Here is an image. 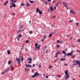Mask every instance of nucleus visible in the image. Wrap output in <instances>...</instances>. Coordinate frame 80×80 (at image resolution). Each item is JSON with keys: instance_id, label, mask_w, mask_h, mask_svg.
Listing matches in <instances>:
<instances>
[{"instance_id": "1", "label": "nucleus", "mask_w": 80, "mask_h": 80, "mask_svg": "<svg viewBox=\"0 0 80 80\" xmlns=\"http://www.w3.org/2000/svg\"><path fill=\"white\" fill-rule=\"evenodd\" d=\"M61 52H59L58 51H57V53L56 54V56H55V57H58V54H60Z\"/></svg>"}, {"instance_id": "2", "label": "nucleus", "mask_w": 80, "mask_h": 80, "mask_svg": "<svg viewBox=\"0 0 80 80\" xmlns=\"http://www.w3.org/2000/svg\"><path fill=\"white\" fill-rule=\"evenodd\" d=\"M16 60H17L18 61V63L19 64V65H20V58H16Z\"/></svg>"}, {"instance_id": "3", "label": "nucleus", "mask_w": 80, "mask_h": 80, "mask_svg": "<svg viewBox=\"0 0 80 80\" xmlns=\"http://www.w3.org/2000/svg\"><path fill=\"white\" fill-rule=\"evenodd\" d=\"M77 65H78L79 67H80V62L79 61H77L76 62Z\"/></svg>"}, {"instance_id": "4", "label": "nucleus", "mask_w": 80, "mask_h": 80, "mask_svg": "<svg viewBox=\"0 0 80 80\" xmlns=\"http://www.w3.org/2000/svg\"><path fill=\"white\" fill-rule=\"evenodd\" d=\"M73 54L72 53H68L67 55V56H71Z\"/></svg>"}, {"instance_id": "5", "label": "nucleus", "mask_w": 80, "mask_h": 80, "mask_svg": "<svg viewBox=\"0 0 80 80\" xmlns=\"http://www.w3.org/2000/svg\"><path fill=\"white\" fill-rule=\"evenodd\" d=\"M40 11V9L38 8H36V13H38Z\"/></svg>"}, {"instance_id": "6", "label": "nucleus", "mask_w": 80, "mask_h": 80, "mask_svg": "<svg viewBox=\"0 0 80 80\" xmlns=\"http://www.w3.org/2000/svg\"><path fill=\"white\" fill-rule=\"evenodd\" d=\"M65 73L66 75H68V70H67V71H65Z\"/></svg>"}, {"instance_id": "7", "label": "nucleus", "mask_w": 80, "mask_h": 80, "mask_svg": "<svg viewBox=\"0 0 80 80\" xmlns=\"http://www.w3.org/2000/svg\"><path fill=\"white\" fill-rule=\"evenodd\" d=\"M35 47H36V48H35V50L37 48V47H38V43H37L35 44Z\"/></svg>"}, {"instance_id": "8", "label": "nucleus", "mask_w": 80, "mask_h": 80, "mask_svg": "<svg viewBox=\"0 0 80 80\" xmlns=\"http://www.w3.org/2000/svg\"><path fill=\"white\" fill-rule=\"evenodd\" d=\"M63 5H64L65 7H67V4H66V3H65V2H63Z\"/></svg>"}, {"instance_id": "9", "label": "nucleus", "mask_w": 80, "mask_h": 80, "mask_svg": "<svg viewBox=\"0 0 80 80\" xmlns=\"http://www.w3.org/2000/svg\"><path fill=\"white\" fill-rule=\"evenodd\" d=\"M7 53L8 55H10V50H7Z\"/></svg>"}, {"instance_id": "10", "label": "nucleus", "mask_w": 80, "mask_h": 80, "mask_svg": "<svg viewBox=\"0 0 80 80\" xmlns=\"http://www.w3.org/2000/svg\"><path fill=\"white\" fill-rule=\"evenodd\" d=\"M69 78V75H68H68H66V76L65 78V79L67 80V78Z\"/></svg>"}, {"instance_id": "11", "label": "nucleus", "mask_w": 80, "mask_h": 80, "mask_svg": "<svg viewBox=\"0 0 80 80\" xmlns=\"http://www.w3.org/2000/svg\"><path fill=\"white\" fill-rule=\"evenodd\" d=\"M8 3V1H7L6 2L4 3V5H6L7 3Z\"/></svg>"}, {"instance_id": "12", "label": "nucleus", "mask_w": 80, "mask_h": 80, "mask_svg": "<svg viewBox=\"0 0 80 80\" xmlns=\"http://www.w3.org/2000/svg\"><path fill=\"white\" fill-rule=\"evenodd\" d=\"M10 67L11 68L10 69V71H12V70H13V67H12V66L11 65Z\"/></svg>"}, {"instance_id": "13", "label": "nucleus", "mask_w": 80, "mask_h": 80, "mask_svg": "<svg viewBox=\"0 0 80 80\" xmlns=\"http://www.w3.org/2000/svg\"><path fill=\"white\" fill-rule=\"evenodd\" d=\"M73 13V14H76V13H75V12H73V11H72V10H70V13Z\"/></svg>"}, {"instance_id": "14", "label": "nucleus", "mask_w": 80, "mask_h": 80, "mask_svg": "<svg viewBox=\"0 0 80 80\" xmlns=\"http://www.w3.org/2000/svg\"><path fill=\"white\" fill-rule=\"evenodd\" d=\"M37 74H38V72H37L34 74V76H35V77H37Z\"/></svg>"}, {"instance_id": "15", "label": "nucleus", "mask_w": 80, "mask_h": 80, "mask_svg": "<svg viewBox=\"0 0 80 80\" xmlns=\"http://www.w3.org/2000/svg\"><path fill=\"white\" fill-rule=\"evenodd\" d=\"M27 59L29 60L30 61L32 62V58H28Z\"/></svg>"}, {"instance_id": "16", "label": "nucleus", "mask_w": 80, "mask_h": 80, "mask_svg": "<svg viewBox=\"0 0 80 80\" xmlns=\"http://www.w3.org/2000/svg\"><path fill=\"white\" fill-rule=\"evenodd\" d=\"M12 6L13 7H16V5L14 4H12Z\"/></svg>"}, {"instance_id": "17", "label": "nucleus", "mask_w": 80, "mask_h": 80, "mask_svg": "<svg viewBox=\"0 0 80 80\" xmlns=\"http://www.w3.org/2000/svg\"><path fill=\"white\" fill-rule=\"evenodd\" d=\"M50 10H51V11H52V12L53 10V8L52 7H51L50 8Z\"/></svg>"}, {"instance_id": "18", "label": "nucleus", "mask_w": 80, "mask_h": 80, "mask_svg": "<svg viewBox=\"0 0 80 80\" xmlns=\"http://www.w3.org/2000/svg\"><path fill=\"white\" fill-rule=\"evenodd\" d=\"M22 37V35L20 34L19 35H18V37Z\"/></svg>"}, {"instance_id": "19", "label": "nucleus", "mask_w": 80, "mask_h": 80, "mask_svg": "<svg viewBox=\"0 0 80 80\" xmlns=\"http://www.w3.org/2000/svg\"><path fill=\"white\" fill-rule=\"evenodd\" d=\"M39 13L40 15H41V14H42V12L41 11H39Z\"/></svg>"}, {"instance_id": "20", "label": "nucleus", "mask_w": 80, "mask_h": 80, "mask_svg": "<svg viewBox=\"0 0 80 80\" xmlns=\"http://www.w3.org/2000/svg\"><path fill=\"white\" fill-rule=\"evenodd\" d=\"M40 45H39L38 46V47H37V48H38V50H39V49H40Z\"/></svg>"}, {"instance_id": "21", "label": "nucleus", "mask_w": 80, "mask_h": 80, "mask_svg": "<svg viewBox=\"0 0 80 80\" xmlns=\"http://www.w3.org/2000/svg\"><path fill=\"white\" fill-rule=\"evenodd\" d=\"M8 65H10V64H11V61H8Z\"/></svg>"}, {"instance_id": "22", "label": "nucleus", "mask_w": 80, "mask_h": 80, "mask_svg": "<svg viewBox=\"0 0 80 80\" xmlns=\"http://www.w3.org/2000/svg\"><path fill=\"white\" fill-rule=\"evenodd\" d=\"M28 71V69H27V68H25V72H27V71Z\"/></svg>"}, {"instance_id": "23", "label": "nucleus", "mask_w": 80, "mask_h": 80, "mask_svg": "<svg viewBox=\"0 0 80 80\" xmlns=\"http://www.w3.org/2000/svg\"><path fill=\"white\" fill-rule=\"evenodd\" d=\"M29 2L30 3H33V1H30V0H29Z\"/></svg>"}, {"instance_id": "24", "label": "nucleus", "mask_w": 80, "mask_h": 80, "mask_svg": "<svg viewBox=\"0 0 80 80\" xmlns=\"http://www.w3.org/2000/svg\"><path fill=\"white\" fill-rule=\"evenodd\" d=\"M52 36V34H50L49 35V37H50Z\"/></svg>"}, {"instance_id": "25", "label": "nucleus", "mask_w": 80, "mask_h": 80, "mask_svg": "<svg viewBox=\"0 0 80 80\" xmlns=\"http://www.w3.org/2000/svg\"><path fill=\"white\" fill-rule=\"evenodd\" d=\"M65 60V58H63V59H61V61L62 62V61H63V60Z\"/></svg>"}, {"instance_id": "26", "label": "nucleus", "mask_w": 80, "mask_h": 80, "mask_svg": "<svg viewBox=\"0 0 80 80\" xmlns=\"http://www.w3.org/2000/svg\"><path fill=\"white\" fill-rule=\"evenodd\" d=\"M29 5H30V4L28 3H27V4H26L27 7H28V6H29Z\"/></svg>"}, {"instance_id": "27", "label": "nucleus", "mask_w": 80, "mask_h": 80, "mask_svg": "<svg viewBox=\"0 0 80 80\" xmlns=\"http://www.w3.org/2000/svg\"><path fill=\"white\" fill-rule=\"evenodd\" d=\"M16 38H17V39L18 41H19V38H18V37H16Z\"/></svg>"}, {"instance_id": "28", "label": "nucleus", "mask_w": 80, "mask_h": 80, "mask_svg": "<svg viewBox=\"0 0 80 80\" xmlns=\"http://www.w3.org/2000/svg\"><path fill=\"white\" fill-rule=\"evenodd\" d=\"M28 42H29V40H27L26 42V43H28Z\"/></svg>"}, {"instance_id": "29", "label": "nucleus", "mask_w": 80, "mask_h": 80, "mask_svg": "<svg viewBox=\"0 0 80 80\" xmlns=\"http://www.w3.org/2000/svg\"><path fill=\"white\" fill-rule=\"evenodd\" d=\"M5 72L4 71L2 73V75H4L5 74Z\"/></svg>"}, {"instance_id": "30", "label": "nucleus", "mask_w": 80, "mask_h": 80, "mask_svg": "<svg viewBox=\"0 0 80 80\" xmlns=\"http://www.w3.org/2000/svg\"><path fill=\"white\" fill-rule=\"evenodd\" d=\"M78 42H80V39H78L77 40Z\"/></svg>"}, {"instance_id": "31", "label": "nucleus", "mask_w": 80, "mask_h": 80, "mask_svg": "<svg viewBox=\"0 0 80 80\" xmlns=\"http://www.w3.org/2000/svg\"><path fill=\"white\" fill-rule=\"evenodd\" d=\"M23 26L22 25L20 27V28H23Z\"/></svg>"}, {"instance_id": "32", "label": "nucleus", "mask_w": 80, "mask_h": 80, "mask_svg": "<svg viewBox=\"0 0 80 80\" xmlns=\"http://www.w3.org/2000/svg\"><path fill=\"white\" fill-rule=\"evenodd\" d=\"M62 52L63 54H65V51H63Z\"/></svg>"}, {"instance_id": "33", "label": "nucleus", "mask_w": 80, "mask_h": 80, "mask_svg": "<svg viewBox=\"0 0 80 80\" xmlns=\"http://www.w3.org/2000/svg\"><path fill=\"white\" fill-rule=\"evenodd\" d=\"M21 6H23V5H24V3H21Z\"/></svg>"}, {"instance_id": "34", "label": "nucleus", "mask_w": 80, "mask_h": 80, "mask_svg": "<svg viewBox=\"0 0 80 80\" xmlns=\"http://www.w3.org/2000/svg\"><path fill=\"white\" fill-rule=\"evenodd\" d=\"M29 33L30 34H32V33H33V32H32V31H30L29 32Z\"/></svg>"}, {"instance_id": "35", "label": "nucleus", "mask_w": 80, "mask_h": 80, "mask_svg": "<svg viewBox=\"0 0 80 80\" xmlns=\"http://www.w3.org/2000/svg\"><path fill=\"white\" fill-rule=\"evenodd\" d=\"M60 47V46L59 45H58L57 46V48H58V47Z\"/></svg>"}, {"instance_id": "36", "label": "nucleus", "mask_w": 80, "mask_h": 80, "mask_svg": "<svg viewBox=\"0 0 80 80\" xmlns=\"http://www.w3.org/2000/svg\"><path fill=\"white\" fill-rule=\"evenodd\" d=\"M23 56H22L21 61H23Z\"/></svg>"}, {"instance_id": "37", "label": "nucleus", "mask_w": 80, "mask_h": 80, "mask_svg": "<svg viewBox=\"0 0 80 80\" xmlns=\"http://www.w3.org/2000/svg\"><path fill=\"white\" fill-rule=\"evenodd\" d=\"M75 57V55H74V56H72V58H74V57Z\"/></svg>"}, {"instance_id": "38", "label": "nucleus", "mask_w": 80, "mask_h": 80, "mask_svg": "<svg viewBox=\"0 0 80 80\" xmlns=\"http://www.w3.org/2000/svg\"><path fill=\"white\" fill-rule=\"evenodd\" d=\"M29 67V65L28 64L26 65V67Z\"/></svg>"}, {"instance_id": "39", "label": "nucleus", "mask_w": 80, "mask_h": 80, "mask_svg": "<svg viewBox=\"0 0 80 80\" xmlns=\"http://www.w3.org/2000/svg\"><path fill=\"white\" fill-rule=\"evenodd\" d=\"M13 3H16L17 2V0H15L14 2H13Z\"/></svg>"}, {"instance_id": "40", "label": "nucleus", "mask_w": 80, "mask_h": 80, "mask_svg": "<svg viewBox=\"0 0 80 80\" xmlns=\"http://www.w3.org/2000/svg\"><path fill=\"white\" fill-rule=\"evenodd\" d=\"M39 68H41V65L40 64L39 65Z\"/></svg>"}, {"instance_id": "41", "label": "nucleus", "mask_w": 80, "mask_h": 80, "mask_svg": "<svg viewBox=\"0 0 80 80\" xmlns=\"http://www.w3.org/2000/svg\"><path fill=\"white\" fill-rule=\"evenodd\" d=\"M8 71H9L8 70H5L4 71L5 72H8Z\"/></svg>"}, {"instance_id": "42", "label": "nucleus", "mask_w": 80, "mask_h": 80, "mask_svg": "<svg viewBox=\"0 0 80 80\" xmlns=\"http://www.w3.org/2000/svg\"><path fill=\"white\" fill-rule=\"evenodd\" d=\"M43 41H44V39H42L41 40V42H43Z\"/></svg>"}, {"instance_id": "43", "label": "nucleus", "mask_w": 80, "mask_h": 80, "mask_svg": "<svg viewBox=\"0 0 80 80\" xmlns=\"http://www.w3.org/2000/svg\"><path fill=\"white\" fill-rule=\"evenodd\" d=\"M35 77V75L32 76V78H34V77Z\"/></svg>"}, {"instance_id": "44", "label": "nucleus", "mask_w": 80, "mask_h": 80, "mask_svg": "<svg viewBox=\"0 0 80 80\" xmlns=\"http://www.w3.org/2000/svg\"><path fill=\"white\" fill-rule=\"evenodd\" d=\"M29 67H32V65H29Z\"/></svg>"}, {"instance_id": "45", "label": "nucleus", "mask_w": 80, "mask_h": 80, "mask_svg": "<svg viewBox=\"0 0 80 80\" xmlns=\"http://www.w3.org/2000/svg\"><path fill=\"white\" fill-rule=\"evenodd\" d=\"M76 25H77V26H78V22L77 23Z\"/></svg>"}, {"instance_id": "46", "label": "nucleus", "mask_w": 80, "mask_h": 80, "mask_svg": "<svg viewBox=\"0 0 80 80\" xmlns=\"http://www.w3.org/2000/svg\"><path fill=\"white\" fill-rule=\"evenodd\" d=\"M35 67V64H33V66H32V67L33 68V67Z\"/></svg>"}, {"instance_id": "47", "label": "nucleus", "mask_w": 80, "mask_h": 80, "mask_svg": "<svg viewBox=\"0 0 80 80\" xmlns=\"http://www.w3.org/2000/svg\"><path fill=\"white\" fill-rule=\"evenodd\" d=\"M46 53H48V50H46Z\"/></svg>"}, {"instance_id": "48", "label": "nucleus", "mask_w": 80, "mask_h": 80, "mask_svg": "<svg viewBox=\"0 0 80 80\" xmlns=\"http://www.w3.org/2000/svg\"><path fill=\"white\" fill-rule=\"evenodd\" d=\"M72 21H73V20H70L69 21V22H72Z\"/></svg>"}, {"instance_id": "49", "label": "nucleus", "mask_w": 80, "mask_h": 80, "mask_svg": "<svg viewBox=\"0 0 80 80\" xmlns=\"http://www.w3.org/2000/svg\"><path fill=\"white\" fill-rule=\"evenodd\" d=\"M59 42H60V41H59V40H57V43H59Z\"/></svg>"}, {"instance_id": "50", "label": "nucleus", "mask_w": 80, "mask_h": 80, "mask_svg": "<svg viewBox=\"0 0 80 80\" xmlns=\"http://www.w3.org/2000/svg\"><path fill=\"white\" fill-rule=\"evenodd\" d=\"M49 68H52V66H50Z\"/></svg>"}, {"instance_id": "51", "label": "nucleus", "mask_w": 80, "mask_h": 80, "mask_svg": "<svg viewBox=\"0 0 80 80\" xmlns=\"http://www.w3.org/2000/svg\"><path fill=\"white\" fill-rule=\"evenodd\" d=\"M46 78H48V76H46Z\"/></svg>"}, {"instance_id": "52", "label": "nucleus", "mask_w": 80, "mask_h": 80, "mask_svg": "<svg viewBox=\"0 0 80 80\" xmlns=\"http://www.w3.org/2000/svg\"><path fill=\"white\" fill-rule=\"evenodd\" d=\"M46 38V36H44V39H45V38Z\"/></svg>"}, {"instance_id": "53", "label": "nucleus", "mask_w": 80, "mask_h": 80, "mask_svg": "<svg viewBox=\"0 0 80 80\" xmlns=\"http://www.w3.org/2000/svg\"><path fill=\"white\" fill-rule=\"evenodd\" d=\"M31 62V61H29L28 62V63H32V62Z\"/></svg>"}, {"instance_id": "54", "label": "nucleus", "mask_w": 80, "mask_h": 80, "mask_svg": "<svg viewBox=\"0 0 80 80\" xmlns=\"http://www.w3.org/2000/svg\"><path fill=\"white\" fill-rule=\"evenodd\" d=\"M73 65H77V64L76 63H74L73 64Z\"/></svg>"}, {"instance_id": "55", "label": "nucleus", "mask_w": 80, "mask_h": 80, "mask_svg": "<svg viewBox=\"0 0 80 80\" xmlns=\"http://www.w3.org/2000/svg\"><path fill=\"white\" fill-rule=\"evenodd\" d=\"M40 75V74H38H38H37V75H38V76H39Z\"/></svg>"}, {"instance_id": "56", "label": "nucleus", "mask_w": 80, "mask_h": 80, "mask_svg": "<svg viewBox=\"0 0 80 80\" xmlns=\"http://www.w3.org/2000/svg\"><path fill=\"white\" fill-rule=\"evenodd\" d=\"M72 62H75V63H76V62H76V61H73Z\"/></svg>"}, {"instance_id": "57", "label": "nucleus", "mask_w": 80, "mask_h": 80, "mask_svg": "<svg viewBox=\"0 0 80 80\" xmlns=\"http://www.w3.org/2000/svg\"><path fill=\"white\" fill-rule=\"evenodd\" d=\"M58 3H57V5L56 6H58Z\"/></svg>"}, {"instance_id": "58", "label": "nucleus", "mask_w": 80, "mask_h": 80, "mask_svg": "<svg viewBox=\"0 0 80 80\" xmlns=\"http://www.w3.org/2000/svg\"><path fill=\"white\" fill-rule=\"evenodd\" d=\"M73 52L72 51L71 52V53H73Z\"/></svg>"}, {"instance_id": "59", "label": "nucleus", "mask_w": 80, "mask_h": 80, "mask_svg": "<svg viewBox=\"0 0 80 80\" xmlns=\"http://www.w3.org/2000/svg\"><path fill=\"white\" fill-rule=\"evenodd\" d=\"M12 14L13 15H15V13H13Z\"/></svg>"}, {"instance_id": "60", "label": "nucleus", "mask_w": 80, "mask_h": 80, "mask_svg": "<svg viewBox=\"0 0 80 80\" xmlns=\"http://www.w3.org/2000/svg\"><path fill=\"white\" fill-rule=\"evenodd\" d=\"M48 1L50 2H51V0H48Z\"/></svg>"}, {"instance_id": "61", "label": "nucleus", "mask_w": 80, "mask_h": 80, "mask_svg": "<svg viewBox=\"0 0 80 80\" xmlns=\"http://www.w3.org/2000/svg\"><path fill=\"white\" fill-rule=\"evenodd\" d=\"M11 2H13V0H11Z\"/></svg>"}, {"instance_id": "62", "label": "nucleus", "mask_w": 80, "mask_h": 80, "mask_svg": "<svg viewBox=\"0 0 80 80\" xmlns=\"http://www.w3.org/2000/svg\"><path fill=\"white\" fill-rule=\"evenodd\" d=\"M31 21H29V23H31Z\"/></svg>"}, {"instance_id": "63", "label": "nucleus", "mask_w": 80, "mask_h": 80, "mask_svg": "<svg viewBox=\"0 0 80 80\" xmlns=\"http://www.w3.org/2000/svg\"><path fill=\"white\" fill-rule=\"evenodd\" d=\"M64 65H66V66H67V65H67V64H65H65H64Z\"/></svg>"}, {"instance_id": "64", "label": "nucleus", "mask_w": 80, "mask_h": 80, "mask_svg": "<svg viewBox=\"0 0 80 80\" xmlns=\"http://www.w3.org/2000/svg\"><path fill=\"white\" fill-rule=\"evenodd\" d=\"M54 9H56V7H54Z\"/></svg>"}]
</instances>
